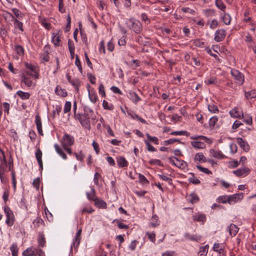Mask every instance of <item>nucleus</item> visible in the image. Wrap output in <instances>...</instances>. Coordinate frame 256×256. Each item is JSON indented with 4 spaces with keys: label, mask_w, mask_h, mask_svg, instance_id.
Segmentation results:
<instances>
[{
    "label": "nucleus",
    "mask_w": 256,
    "mask_h": 256,
    "mask_svg": "<svg viewBox=\"0 0 256 256\" xmlns=\"http://www.w3.org/2000/svg\"><path fill=\"white\" fill-rule=\"evenodd\" d=\"M190 138L194 140L190 142V144L195 149H204L206 148V144H211L212 143V138L204 136H192Z\"/></svg>",
    "instance_id": "1"
},
{
    "label": "nucleus",
    "mask_w": 256,
    "mask_h": 256,
    "mask_svg": "<svg viewBox=\"0 0 256 256\" xmlns=\"http://www.w3.org/2000/svg\"><path fill=\"white\" fill-rule=\"evenodd\" d=\"M126 24L128 28L136 34H140L142 30V25L140 22L134 18H129Z\"/></svg>",
    "instance_id": "2"
},
{
    "label": "nucleus",
    "mask_w": 256,
    "mask_h": 256,
    "mask_svg": "<svg viewBox=\"0 0 256 256\" xmlns=\"http://www.w3.org/2000/svg\"><path fill=\"white\" fill-rule=\"evenodd\" d=\"M147 138L144 140L146 149L148 152H156V149L153 146L151 143H153L156 145L159 144V140L156 136H151L149 134H146Z\"/></svg>",
    "instance_id": "3"
},
{
    "label": "nucleus",
    "mask_w": 256,
    "mask_h": 256,
    "mask_svg": "<svg viewBox=\"0 0 256 256\" xmlns=\"http://www.w3.org/2000/svg\"><path fill=\"white\" fill-rule=\"evenodd\" d=\"M74 118L75 120H78L84 128L88 130L90 129V117L88 114L85 112L84 114L78 112V114H75Z\"/></svg>",
    "instance_id": "4"
},
{
    "label": "nucleus",
    "mask_w": 256,
    "mask_h": 256,
    "mask_svg": "<svg viewBox=\"0 0 256 256\" xmlns=\"http://www.w3.org/2000/svg\"><path fill=\"white\" fill-rule=\"evenodd\" d=\"M4 210L6 216V224L8 226L11 227L14 225L15 222L14 214L8 206H5Z\"/></svg>",
    "instance_id": "5"
},
{
    "label": "nucleus",
    "mask_w": 256,
    "mask_h": 256,
    "mask_svg": "<svg viewBox=\"0 0 256 256\" xmlns=\"http://www.w3.org/2000/svg\"><path fill=\"white\" fill-rule=\"evenodd\" d=\"M24 66L26 68L31 72L28 71L26 72V73L28 75H30L36 79H38L39 78L40 68L38 66L32 64L28 62H25Z\"/></svg>",
    "instance_id": "6"
},
{
    "label": "nucleus",
    "mask_w": 256,
    "mask_h": 256,
    "mask_svg": "<svg viewBox=\"0 0 256 256\" xmlns=\"http://www.w3.org/2000/svg\"><path fill=\"white\" fill-rule=\"evenodd\" d=\"M212 250L217 253L218 256H226V250L224 244L216 242L214 244Z\"/></svg>",
    "instance_id": "7"
},
{
    "label": "nucleus",
    "mask_w": 256,
    "mask_h": 256,
    "mask_svg": "<svg viewBox=\"0 0 256 256\" xmlns=\"http://www.w3.org/2000/svg\"><path fill=\"white\" fill-rule=\"evenodd\" d=\"M232 76L236 80V82L239 85H242L244 82V75L236 69H232L230 72Z\"/></svg>",
    "instance_id": "8"
},
{
    "label": "nucleus",
    "mask_w": 256,
    "mask_h": 256,
    "mask_svg": "<svg viewBox=\"0 0 256 256\" xmlns=\"http://www.w3.org/2000/svg\"><path fill=\"white\" fill-rule=\"evenodd\" d=\"M74 139L73 136L65 133L61 140L62 147L72 146L74 144Z\"/></svg>",
    "instance_id": "9"
},
{
    "label": "nucleus",
    "mask_w": 256,
    "mask_h": 256,
    "mask_svg": "<svg viewBox=\"0 0 256 256\" xmlns=\"http://www.w3.org/2000/svg\"><path fill=\"white\" fill-rule=\"evenodd\" d=\"M192 219L194 222H199L200 224H204L206 221L207 218L206 214L198 212L192 214Z\"/></svg>",
    "instance_id": "10"
},
{
    "label": "nucleus",
    "mask_w": 256,
    "mask_h": 256,
    "mask_svg": "<svg viewBox=\"0 0 256 256\" xmlns=\"http://www.w3.org/2000/svg\"><path fill=\"white\" fill-rule=\"evenodd\" d=\"M168 161L174 166L182 169H184L187 166L186 162L182 160H179L174 156L169 158Z\"/></svg>",
    "instance_id": "11"
},
{
    "label": "nucleus",
    "mask_w": 256,
    "mask_h": 256,
    "mask_svg": "<svg viewBox=\"0 0 256 256\" xmlns=\"http://www.w3.org/2000/svg\"><path fill=\"white\" fill-rule=\"evenodd\" d=\"M251 172L250 168L248 167H244L242 168H238L236 170L232 172L233 174H234L238 177H245L248 175Z\"/></svg>",
    "instance_id": "12"
},
{
    "label": "nucleus",
    "mask_w": 256,
    "mask_h": 256,
    "mask_svg": "<svg viewBox=\"0 0 256 256\" xmlns=\"http://www.w3.org/2000/svg\"><path fill=\"white\" fill-rule=\"evenodd\" d=\"M62 35V31L59 30L56 33H52V42L55 46H62L61 44V36Z\"/></svg>",
    "instance_id": "13"
},
{
    "label": "nucleus",
    "mask_w": 256,
    "mask_h": 256,
    "mask_svg": "<svg viewBox=\"0 0 256 256\" xmlns=\"http://www.w3.org/2000/svg\"><path fill=\"white\" fill-rule=\"evenodd\" d=\"M243 198L244 195L242 192L228 196V204H234L240 201Z\"/></svg>",
    "instance_id": "14"
},
{
    "label": "nucleus",
    "mask_w": 256,
    "mask_h": 256,
    "mask_svg": "<svg viewBox=\"0 0 256 256\" xmlns=\"http://www.w3.org/2000/svg\"><path fill=\"white\" fill-rule=\"evenodd\" d=\"M6 14L12 18L14 28L16 29H18L22 32H23L24 31V30L23 28L22 22L18 20L16 18H14V16L10 12H6Z\"/></svg>",
    "instance_id": "15"
},
{
    "label": "nucleus",
    "mask_w": 256,
    "mask_h": 256,
    "mask_svg": "<svg viewBox=\"0 0 256 256\" xmlns=\"http://www.w3.org/2000/svg\"><path fill=\"white\" fill-rule=\"evenodd\" d=\"M207 85L214 84L221 88H226V86L221 85V80H218L216 76H211L206 80L204 82Z\"/></svg>",
    "instance_id": "16"
},
{
    "label": "nucleus",
    "mask_w": 256,
    "mask_h": 256,
    "mask_svg": "<svg viewBox=\"0 0 256 256\" xmlns=\"http://www.w3.org/2000/svg\"><path fill=\"white\" fill-rule=\"evenodd\" d=\"M236 142L239 144L240 146L244 151L248 152L250 149V146L248 142L242 138H238Z\"/></svg>",
    "instance_id": "17"
},
{
    "label": "nucleus",
    "mask_w": 256,
    "mask_h": 256,
    "mask_svg": "<svg viewBox=\"0 0 256 256\" xmlns=\"http://www.w3.org/2000/svg\"><path fill=\"white\" fill-rule=\"evenodd\" d=\"M82 232V228L78 230L75 238L73 240L72 244L71 246L72 248L74 247V249H76L78 248L81 240Z\"/></svg>",
    "instance_id": "18"
},
{
    "label": "nucleus",
    "mask_w": 256,
    "mask_h": 256,
    "mask_svg": "<svg viewBox=\"0 0 256 256\" xmlns=\"http://www.w3.org/2000/svg\"><path fill=\"white\" fill-rule=\"evenodd\" d=\"M34 122L36 124L38 134L42 136L44 135V133L42 130V122L41 118L39 114L36 115Z\"/></svg>",
    "instance_id": "19"
},
{
    "label": "nucleus",
    "mask_w": 256,
    "mask_h": 256,
    "mask_svg": "<svg viewBox=\"0 0 256 256\" xmlns=\"http://www.w3.org/2000/svg\"><path fill=\"white\" fill-rule=\"evenodd\" d=\"M230 114L232 117L240 118L243 112L240 108L235 107L230 110Z\"/></svg>",
    "instance_id": "20"
},
{
    "label": "nucleus",
    "mask_w": 256,
    "mask_h": 256,
    "mask_svg": "<svg viewBox=\"0 0 256 256\" xmlns=\"http://www.w3.org/2000/svg\"><path fill=\"white\" fill-rule=\"evenodd\" d=\"M116 162L118 166L120 168H127L128 166V162L124 156L117 158Z\"/></svg>",
    "instance_id": "21"
},
{
    "label": "nucleus",
    "mask_w": 256,
    "mask_h": 256,
    "mask_svg": "<svg viewBox=\"0 0 256 256\" xmlns=\"http://www.w3.org/2000/svg\"><path fill=\"white\" fill-rule=\"evenodd\" d=\"M210 152L212 157L218 159L222 160L226 158V156L220 150L210 149Z\"/></svg>",
    "instance_id": "22"
},
{
    "label": "nucleus",
    "mask_w": 256,
    "mask_h": 256,
    "mask_svg": "<svg viewBox=\"0 0 256 256\" xmlns=\"http://www.w3.org/2000/svg\"><path fill=\"white\" fill-rule=\"evenodd\" d=\"M184 238L190 241L200 242L202 239V236L198 234H190L189 233H186L184 234Z\"/></svg>",
    "instance_id": "23"
},
{
    "label": "nucleus",
    "mask_w": 256,
    "mask_h": 256,
    "mask_svg": "<svg viewBox=\"0 0 256 256\" xmlns=\"http://www.w3.org/2000/svg\"><path fill=\"white\" fill-rule=\"evenodd\" d=\"M226 36V31L224 30H218L216 32L214 40L216 42L222 41Z\"/></svg>",
    "instance_id": "24"
},
{
    "label": "nucleus",
    "mask_w": 256,
    "mask_h": 256,
    "mask_svg": "<svg viewBox=\"0 0 256 256\" xmlns=\"http://www.w3.org/2000/svg\"><path fill=\"white\" fill-rule=\"evenodd\" d=\"M55 94L62 98H65L68 96V92L64 88H62L60 86L58 85L54 90Z\"/></svg>",
    "instance_id": "25"
},
{
    "label": "nucleus",
    "mask_w": 256,
    "mask_h": 256,
    "mask_svg": "<svg viewBox=\"0 0 256 256\" xmlns=\"http://www.w3.org/2000/svg\"><path fill=\"white\" fill-rule=\"evenodd\" d=\"M36 158L40 166V168L41 170L43 168V164L42 161V152L38 148L36 150L35 152Z\"/></svg>",
    "instance_id": "26"
},
{
    "label": "nucleus",
    "mask_w": 256,
    "mask_h": 256,
    "mask_svg": "<svg viewBox=\"0 0 256 256\" xmlns=\"http://www.w3.org/2000/svg\"><path fill=\"white\" fill-rule=\"evenodd\" d=\"M28 76L26 72L23 73L21 76L22 82L24 83L26 86L30 87L32 84V82L31 78L28 77Z\"/></svg>",
    "instance_id": "27"
},
{
    "label": "nucleus",
    "mask_w": 256,
    "mask_h": 256,
    "mask_svg": "<svg viewBox=\"0 0 256 256\" xmlns=\"http://www.w3.org/2000/svg\"><path fill=\"white\" fill-rule=\"evenodd\" d=\"M150 220V222L148 224L149 227L154 228L160 225L159 218L156 214L152 215Z\"/></svg>",
    "instance_id": "28"
},
{
    "label": "nucleus",
    "mask_w": 256,
    "mask_h": 256,
    "mask_svg": "<svg viewBox=\"0 0 256 256\" xmlns=\"http://www.w3.org/2000/svg\"><path fill=\"white\" fill-rule=\"evenodd\" d=\"M94 206L98 208L106 209L107 208V204L105 201L97 198L94 200Z\"/></svg>",
    "instance_id": "29"
},
{
    "label": "nucleus",
    "mask_w": 256,
    "mask_h": 256,
    "mask_svg": "<svg viewBox=\"0 0 256 256\" xmlns=\"http://www.w3.org/2000/svg\"><path fill=\"white\" fill-rule=\"evenodd\" d=\"M38 251L35 248L30 247L24 250L22 254L23 256H34L37 254Z\"/></svg>",
    "instance_id": "30"
},
{
    "label": "nucleus",
    "mask_w": 256,
    "mask_h": 256,
    "mask_svg": "<svg viewBox=\"0 0 256 256\" xmlns=\"http://www.w3.org/2000/svg\"><path fill=\"white\" fill-rule=\"evenodd\" d=\"M40 58L42 63L44 64L46 62H49L50 56L49 52L48 51L44 50L43 52L40 54Z\"/></svg>",
    "instance_id": "31"
},
{
    "label": "nucleus",
    "mask_w": 256,
    "mask_h": 256,
    "mask_svg": "<svg viewBox=\"0 0 256 256\" xmlns=\"http://www.w3.org/2000/svg\"><path fill=\"white\" fill-rule=\"evenodd\" d=\"M192 42L194 46L200 48H209V46H208L202 40L196 39L192 40Z\"/></svg>",
    "instance_id": "32"
},
{
    "label": "nucleus",
    "mask_w": 256,
    "mask_h": 256,
    "mask_svg": "<svg viewBox=\"0 0 256 256\" xmlns=\"http://www.w3.org/2000/svg\"><path fill=\"white\" fill-rule=\"evenodd\" d=\"M0 152L1 153V155H0V166L2 168H4V166H6L8 165V162L6 158V156L5 155V153L4 151L0 148Z\"/></svg>",
    "instance_id": "33"
},
{
    "label": "nucleus",
    "mask_w": 256,
    "mask_h": 256,
    "mask_svg": "<svg viewBox=\"0 0 256 256\" xmlns=\"http://www.w3.org/2000/svg\"><path fill=\"white\" fill-rule=\"evenodd\" d=\"M228 228L229 233L232 236H235L237 234L239 230L236 224H231Z\"/></svg>",
    "instance_id": "34"
},
{
    "label": "nucleus",
    "mask_w": 256,
    "mask_h": 256,
    "mask_svg": "<svg viewBox=\"0 0 256 256\" xmlns=\"http://www.w3.org/2000/svg\"><path fill=\"white\" fill-rule=\"evenodd\" d=\"M129 98L135 104L141 100L140 98L134 92H129Z\"/></svg>",
    "instance_id": "35"
},
{
    "label": "nucleus",
    "mask_w": 256,
    "mask_h": 256,
    "mask_svg": "<svg viewBox=\"0 0 256 256\" xmlns=\"http://www.w3.org/2000/svg\"><path fill=\"white\" fill-rule=\"evenodd\" d=\"M38 246L43 248L46 244V240L43 232H39L38 234Z\"/></svg>",
    "instance_id": "36"
},
{
    "label": "nucleus",
    "mask_w": 256,
    "mask_h": 256,
    "mask_svg": "<svg viewBox=\"0 0 256 256\" xmlns=\"http://www.w3.org/2000/svg\"><path fill=\"white\" fill-rule=\"evenodd\" d=\"M10 24H8V26H4L2 25L0 28V36L2 39L5 38L8 36V30H10Z\"/></svg>",
    "instance_id": "37"
},
{
    "label": "nucleus",
    "mask_w": 256,
    "mask_h": 256,
    "mask_svg": "<svg viewBox=\"0 0 256 256\" xmlns=\"http://www.w3.org/2000/svg\"><path fill=\"white\" fill-rule=\"evenodd\" d=\"M194 161L195 162H206L207 160L202 152H198L194 156Z\"/></svg>",
    "instance_id": "38"
},
{
    "label": "nucleus",
    "mask_w": 256,
    "mask_h": 256,
    "mask_svg": "<svg viewBox=\"0 0 256 256\" xmlns=\"http://www.w3.org/2000/svg\"><path fill=\"white\" fill-rule=\"evenodd\" d=\"M32 224L34 228H38L42 226H44V221L40 217H37L36 219H34Z\"/></svg>",
    "instance_id": "39"
},
{
    "label": "nucleus",
    "mask_w": 256,
    "mask_h": 256,
    "mask_svg": "<svg viewBox=\"0 0 256 256\" xmlns=\"http://www.w3.org/2000/svg\"><path fill=\"white\" fill-rule=\"evenodd\" d=\"M54 148L56 152L64 160L67 159L66 154L64 152L62 148L58 144L54 145Z\"/></svg>",
    "instance_id": "40"
},
{
    "label": "nucleus",
    "mask_w": 256,
    "mask_h": 256,
    "mask_svg": "<svg viewBox=\"0 0 256 256\" xmlns=\"http://www.w3.org/2000/svg\"><path fill=\"white\" fill-rule=\"evenodd\" d=\"M243 120L244 122L246 124L252 125V116L249 114H242L241 118Z\"/></svg>",
    "instance_id": "41"
},
{
    "label": "nucleus",
    "mask_w": 256,
    "mask_h": 256,
    "mask_svg": "<svg viewBox=\"0 0 256 256\" xmlns=\"http://www.w3.org/2000/svg\"><path fill=\"white\" fill-rule=\"evenodd\" d=\"M126 64L132 70H135L137 67L140 66V62L138 60H133L129 63L126 62Z\"/></svg>",
    "instance_id": "42"
},
{
    "label": "nucleus",
    "mask_w": 256,
    "mask_h": 256,
    "mask_svg": "<svg viewBox=\"0 0 256 256\" xmlns=\"http://www.w3.org/2000/svg\"><path fill=\"white\" fill-rule=\"evenodd\" d=\"M209 248V246L208 244H206L204 246H200V248L199 252H198V254L199 256H206L208 250Z\"/></svg>",
    "instance_id": "43"
},
{
    "label": "nucleus",
    "mask_w": 256,
    "mask_h": 256,
    "mask_svg": "<svg viewBox=\"0 0 256 256\" xmlns=\"http://www.w3.org/2000/svg\"><path fill=\"white\" fill-rule=\"evenodd\" d=\"M16 94L22 100H28L30 98V94L29 92H24L22 90H18L16 92Z\"/></svg>",
    "instance_id": "44"
},
{
    "label": "nucleus",
    "mask_w": 256,
    "mask_h": 256,
    "mask_svg": "<svg viewBox=\"0 0 256 256\" xmlns=\"http://www.w3.org/2000/svg\"><path fill=\"white\" fill-rule=\"evenodd\" d=\"M88 96L91 102L94 104H95L98 100L96 93L92 90L90 92L88 90Z\"/></svg>",
    "instance_id": "45"
},
{
    "label": "nucleus",
    "mask_w": 256,
    "mask_h": 256,
    "mask_svg": "<svg viewBox=\"0 0 256 256\" xmlns=\"http://www.w3.org/2000/svg\"><path fill=\"white\" fill-rule=\"evenodd\" d=\"M81 81L78 78L72 79V80L70 82V84L74 86L77 92L79 91V88L81 85Z\"/></svg>",
    "instance_id": "46"
},
{
    "label": "nucleus",
    "mask_w": 256,
    "mask_h": 256,
    "mask_svg": "<svg viewBox=\"0 0 256 256\" xmlns=\"http://www.w3.org/2000/svg\"><path fill=\"white\" fill-rule=\"evenodd\" d=\"M244 96L248 99H252L256 98V90H252L249 92H245Z\"/></svg>",
    "instance_id": "47"
},
{
    "label": "nucleus",
    "mask_w": 256,
    "mask_h": 256,
    "mask_svg": "<svg viewBox=\"0 0 256 256\" xmlns=\"http://www.w3.org/2000/svg\"><path fill=\"white\" fill-rule=\"evenodd\" d=\"M18 248L16 243H13L10 247L12 256H18Z\"/></svg>",
    "instance_id": "48"
},
{
    "label": "nucleus",
    "mask_w": 256,
    "mask_h": 256,
    "mask_svg": "<svg viewBox=\"0 0 256 256\" xmlns=\"http://www.w3.org/2000/svg\"><path fill=\"white\" fill-rule=\"evenodd\" d=\"M215 4L216 6L223 12H224L226 6L222 0H216Z\"/></svg>",
    "instance_id": "49"
},
{
    "label": "nucleus",
    "mask_w": 256,
    "mask_h": 256,
    "mask_svg": "<svg viewBox=\"0 0 256 256\" xmlns=\"http://www.w3.org/2000/svg\"><path fill=\"white\" fill-rule=\"evenodd\" d=\"M189 196L190 198L189 202L192 204L197 203L200 200L198 196L194 192L190 194Z\"/></svg>",
    "instance_id": "50"
},
{
    "label": "nucleus",
    "mask_w": 256,
    "mask_h": 256,
    "mask_svg": "<svg viewBox=\"0 0 256 256\" xmlns=\"http://www.w3.org/2000/svg\"><path fill=\"white\" fill-rule=\"evenodd\" d=\"M86 196L88 200H93L94 202V200L97 198L94 189L92 188L90 192H86Z\"/></svg>",
    "instance_id": "51"
},
{
    "label": "nucleus",
    "mask_w": 256,
    "mask_h": 256,
    "mask_svg": "<svg viewBox=\"0 0 256 256\" xmlns=\"http://www.w3.org/2000/svg\"><path fill=\"white\" fill-rule=\"evenodd\" d=\"M102 105L103 108L104 110H112L114 109V105L111 103L108 102H107L106 100H104L102 101Z\"/></svg>",
    "instance_id": "52"
},
{
    "label": "nucleus",
    "mask_w": 256,
    "mask_h": 256,
    "mask_svg": "<svg viewBox=\"0 0 256 256\" xmlns=\"http://www.w3.org/2000/svg\"><path fill=\"white\" fill-rule=\"evenodd\" d=\"M73 154L75 156L76 160L82 162L84 160L85 155L83 152L80 150L78 152H74Z\"/></svg>",
    "instance_id": "53"
},
{
    "label": "nucleus",
    "mask_w": 256,
    "mask_h": 256,
    "mask_svg": "<svg viewBox=\"0 0 256 256\" xmlns=\"http://www.w3.org/2000/svg\"><path fill=\"white\" fill-rule=\"evenodd\" d=\"M82 23L80 22H79V28L80 30V33L81 36V38L82 41L85 44L86 46H88V44H87V37L85 33H84L82 30Z\"/></svg>",
    "instance_id": "54"
},
{
    "label": "nucleus",
    "mask_w": 256,
    "mask_h": 256,
    "mask_svg": "<svg viewBox=\"0 0 256 256\" xmlns=\"http://www.w3.org/2000/svg\"><path fill=\"white\" fill-rule=\"evenodd\" d=\"M222 20L224 24L228 25L230 23L231 17L228 14L226 13L225 12H224V15L222 18Z\"/></svg>",
    "instance_id": "55"
},
{
    "label": "nucleus",
    "mask_w": 256,
    "mask_h": 256,
    "mask_svg": "<svg viewBox=\"0 0 256 256\" xmlns=\"http://www.w3.org/2000/svg\"><path fill=\"white\" fill-rule=\"evenodd\" d=\"M170 135L172 136H188L190 135V133L186 130H180V131H174L170 133Z\"/></svg>",
    "instance_id": "56"
},
{
    "label": "nucleus",
    "mask_w": 256,
    "mask_h": 256,
    "mask_svg": "<svg viewBox=\"0 0 256 256\" xmlns=\"http://www.w3.org/2000/svg\"><path fill=\"white\" fill-rule=\"evenodd\" d=\"M190 174L192 175V176L190 178L188 181L194 184H198L200 183V181L194 176V174L192 172H190Z\"/></svg>",
    "instance_id": "57"
},
{
    "label": "nucleus",
    "mask_w": 256,
    "mask_h": 256,
    "mask_svg": "<svg viewBox=\"0 0 256 256\" xmlns=\"http://www.w3.org/2000/svg\"><path fill=\"white\" fill-rule=\"evenodd\" d=\"M228 196L224 195L218 196L216 200L218 202H221L222 204L228 203Z\"/></svg>",
    "instance_id": "58"
},
{
    "label": "nucleus",
    "mask_w": 256,
    "mask_h": 256,
    "mask_svg": "<svg viewBox=\"0 0 256 256\" xmlns=\"http://www.w3.org/2000/svg\"><path fill=\"white\" fill-rule=\"evenodd\" d=\"M218 121V118L216 116H214L209 120V126L212 128H214Z\"/></svg>",
    "instance_id": "59"
},
{
    "label": "nucleus",
    "mask_w": 256,
    "mask_h": 256,
    "mask_svg": "<svg viewBox=\"0 0 256 256\" xmlns=\"http://www.w3.org/2000/svg\"><path fill=\"white\" fill-rule=\"evenodd\" d=\"M139 182L142 184H148L149 181L147 180L144 176L141 174H138Z\"/></svg>",
    "instance_id": "60"
},
{
    "label": "nucleus",
    "mask_w": 256,
    "mask_h": 256,
    "mask_svg": "<svg viewBox=\"0 0 256 256\" xmlns=\"http://www.w3.org/2000/svg\"><path fill=\"white\" fill-rule=\"evenodd\" d=\"M12 184L13 186L14 192H15L16 190V173L12 172L11 174Z\"/></svg>",
    "instance_id": "61"
},
{
    "label": "nucleus",
    "mask_w": 256,
    "mask_h": 256,
    "mask_svg": "<svg viewBox=\"0 0 256 256\" xmlns=\"http://www.w3.org/2000/svg\"><path fill=\"white\" fill-rule=\"evenodd\" d=\"M208 110L212 113L217 114L219 112V110L217 106L214 104H208Z\"/></svg>",
    "instance_id": "62"
},
{
    "label": "nucleus",
    "mask_w": 256,
    "mask_h": 256,
    "mask_svg": "<svg viewBox=\"0 0 256 256\" xmlns=\"http://www.w3.org/2000/svg\"><path fill=\"white\" fill-rule=\"evenodd\" d=\"M178 142L180 144L182 143L180 140L176 138H170L169 140H164V144L166 146H167V145H169V144H174V142Z\"/></svg>",
    "instance_id": "63"
},
{
    "label": "nucleus",
    "mask_w": 256,
    "mask_h": 256,
    "mask_svg": "<svg viewBox=\"0 0 256 256\" xmlns=\"http://www.w3.org/2000/svg\"><path fill=\"white\" fill-rule=\"evenodd\" d=\"M40 23L46 30H50L51 28V24L47 22L46 19L44 18H41Z\"/></svg>",
    "instance_id": "64"
}]
</instances>
